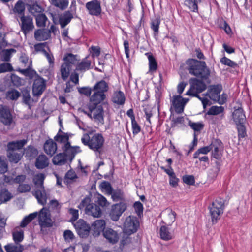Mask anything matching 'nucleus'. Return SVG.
<instances>
[{"mask_svg":"<svg viewBox=\"0 0 252 252\" xmlns=\"http://www.w3.org/2000/svg\"><path fill=\"white\" fill-rule=\"evenodd\" d=\"M8 170V165L6 159L1 157H0V173L4 174Z\"/></svg>","mask_w":252,"mask_h":252,"instance_id":"4d7b16f0","label":"nucleus"},{"mask_svg":"<svg viewBox=\"0 0 252 252\" xmlns=\"http://www.w3.org/2000/svg\"><path fill=\"white\" fill-rule=\"evenodd\" d=\"M47 20V18L44 14H39L37 15L36 18L37 26L40 27L45 26Z\"/></svg>","mask_w":252,"mask_h":252,"instance_id":"8fccbe9b","label":"nucleus"},{"mask_svg":"<svg viewBox=\"0 0 252 252\" xmlns=\"http://www.w3.org/2000/svg\"><path fill=\"white\" fill-rule=\"evenodd\" d=\"M209 209L212 222H216L223 212L224 200L221 198L216 199L209 207Z\"/></svg>","mask_w":252,"mask_h":252,"instance_id":"423d86ee","label":"nucleus"},{"mask_svg":"<svg viewBox=\"0 0 252 252\" xmlns=\"http://www.w3.org/2000/svg\"><path fill=\"white\" fill-rule=\"evenodd\" d=\"M63 236L65 240L68 242L72 241L74 238L73 233L69 230L64 231Z\"/></svg>","mask_w":252,"mask_h":252,"instance_id":"338daca9","label":"nucleus"},{"mask_svg":"<svg viewBox=\"0 0 252 252\" xmlns=\"http://www.w3.org/2000/svg\"><path fill=\"white\" fill-rule=\"evenodd\" d=\"M126 209V205L123 202L112 205L109 213L110 218L114 221H117Z\"/></svg>","mask_w":252,"mask_h":252,"instance_id":"9b49d317","label":"nucleus"},{"mask_svg":"<svg viewBox=\"0 0 252 252\" xmlns=\"http://www.w3.org/2000/svg\"><path fill=\"white\" fill-rule=\"evenodd\" d=\"M86 7L89 11L90 14L97 16L101 12L100 3L96 0H94L86 4Z\"/></svg>","mask_w":252,"mask_h":252,"instance_id":"6ab92c4d","label":"nucleus"},{"mask_svg":"<svg viewBox=\"0 0 252 252\" xmlns=\"http://www.w3.org/2000/svg\"><path fill=\"white\" fill-rule=\"evenodd\" d=\"M221 63L226 65L229 66L230 67H234L236 66L237 64L233 61H231L228 58H227L225 57H224L221 59L220 60Z\"/></svg>","mask_w":252,"mask_h":252,"instance_id":"0e129e2a","label":"nucleus"},{"mask_svg":"<svg viewBox=\"0 0 252 252\" xmlns=\"http://www.w3.org/2000/svg\"><path fill=\"white\" fill-rule=\"evenodd\" d=\"M44 149L45 153L52 156L57 151V146L56 143L52 139L46 141L44 145Z\"/></svg>","mask_w":252,"mask_h":252,"instance_id":"b1692460","label":"nucleus"},{"mask_svg":"<svg viewBox=\"0 0 252 252\" xmlns=\"http://www.w3.org/2000/svg\"><path fill=\"white\" fill-rule=\"evenodd\" d=\"M188 99L182 98L180 95L173 96L171 100L172 105L175 111L178 113L183 112L184 108Z\"/></svg>","mask_w":252,"mask_h":252,"instance_id":"2eb2a0df","label":"nucleus"},{"mask_svg":"<svg viewBox=\"0 0 252 252\" xmlns=\"http://www.w3.org/2000/svg\"><path fill=\"white\" fill-rule=\"evenodd\" d=\"M45 176L42 173H39L35 175L33 178V181L35 188L43 187L44 180Z\"/></svg>","mask_w":252,"mask_h":252,"instance_id":"c9c22d12","label":"nucleus"},{"mask_svg":"<svg viewBox=\"0 0 252 252\" xmlns=\"http://www.w3.org/2000/svg\"><path fill=\"white\" fill-rule=\"evenodd\" d=\"M39 223L42 227H50L52 222L50 217L49 211L45 208H42L39 214Z\"/></svg>","mask_w":252,"mask_h":252,"instance_id":"ddd939ff","label":"nucleus"},{"mask_svg":"<svg viewBox=\"0 0 252 252\" xmlns=\"http://www.w3.org/2000/svg\"><path fill=\"white\" fill-rule=\"evenodd\" d=\"M13 239L16 244L22 242L24 238V232L22 230H16L12 233Z\"/></svg>","mask_w":252,"mask_h":252,"instance_id":"c03bdc74","label":"nucleus"},{"mask_svg":"<svg viewBox=\"0 0 252 252\" xmlns=\"http://www.w3.org/2000/svg\"><path fill=\"white\" fill-rule=\"evenodd\" d=\"M46 87L44 80L40 77L36 78L33 83L32 93L34 96H39L44 92Z\"/></svg>","mask_w":252,"mask_h":252,"instance_id":"f3484780","label":"nucleus"},{"mask_svg":"<svg viewBox=\"0 0 252 252\" xmlns=\"http://www.w3.org/2000/svg\"><path fill=\"white\" fill-rule=\"evenodd\" d=\"M6 252H22L23 247L19 244H9L5 246Z\"/></svg>","mask_w":252,"mask_h":252,"instance_id":"ea45409f","label":"nucleus"},{"mask_svg":"<svg viewBox=\"0 0 252 252\" xmlns=\"http://www.w3.org/2000/svg\"><path fill=\"white\" fill-rule=\"evenodd\" d=\"M139 226V223L136 217L129 216L126 217L123 224V232L130 235L136 232Z\"/></svg>","mask_w":252,"mask_h":252,"instance_id":"6e6552de","label":"nucleus"},{"mask_svg":"<svg viewBox=\"0 0 252 252\" xmlns=\"http://www.w3.org/2000/svg\"><path fill=\"white\" fill-rule=\"evenodd\" d=\"M223 111V108L222 106H212L208 111V114L216 115H218Z\"/></svg>","mask_w":252,"mask_h":252,"instance_id":"603ef678","label":"nucleus"},{"mask_svg":"<svg viewBox=\"0 0 252 252\" xmlns=\"http://www.w3.org/2000/svg\"><path fill=\"white\" fill-rule=\"evenodd\" d=\"M20 22L19 23L21 31L25 35L34 29L32 18L30 16L21 15L19 16Z\"/></svg>","mask_w":252,"mask_h":252,"instance_id":"9d476101","label":"nucleus"},{"mask_svg":"<svg viewBox=\"0 0 252 252\" xmlns=\"http://www.w3.org/2000/svg\"><path fill=\"white\" fill-rule=\"evenodd\" d=\"M79 92L80 94H83L86 96L91 95L92 92L93 93V87L90 88L89 87H82L79 89Z\"/></svg>","mask_w":252,"mask_h":252,"instance_id":"e2e57ef3","label":"nucleus"},{"mask_svg":"<svg viewBox=\"0 0 252 252\" xmlns=\"http://www.w3.org/2000/svg\"><path fill=\"white\" fill-rule=\"evenodd\" d=\"M145 55L147 56L149 60V71H155L158 67L155 59L150 53H146Z\"/></svg>","mask_w":252,"mask_h":252,"instance_id":"e433bc0d","label":"nucleus"},{"mask_svg":"<svg viewBox=\"0 0 252 252\" xmlns=\"http://www.w3.org/2000/svg\"><path fill=\"white\" fill-rule=\"evenodd\" d=\"M91 68V61L87 58L84 59L80 63H78L76 70L81 72H84Z\"/></svg>","mask_w":252,"mask_h":252,"instance_id":"473e14b6","label":"nucleus"},{"mask_svg":"<svg viewBox=\"0 0 252 252\" xmlns=\"http://www.w3.org/2000/svg\"><path fill=\"white\" fill-rule=\"evenodd\" d=\"M105 224V221L103 220H95L92 224L93 235L94 236H99L100 232L104 230Z\"/></svg>","mask_w":252,"mask_h":252,"instance_id":"4be33fe9","label":"nucleus"},{"mask_svg":"<svg viewBox=\"0 0 252 252\" xmlns=\"http://www.w3.org/2000/svg\"><path fill=\"white\" fill-rule=\"evenodd\" d=\"M112 101L118 105H122L125 103V97L124 93L121 91L116 92L114 93Z\"/></svg>","mask_w":252,"mask_h":252,"instance_id":"72a5a7b5","label":"nucleus"},{"mask_svg":"<svg viewBox=\"0 0 252 252\" xmlns=\"http://www.w3.org/2000/svg\"><path fill=\"white\" fill-rule=\"evenodd\" d=\"M160 22V20L157 18L152 21L151 28L155 32H158Z\"/></svg>","mask_w":252,"mask_h":252,"instance_id":"774afa93","label":"nucleus"},{"mask_svg":"<svg viewBox=\"0 0 252 252\" xmlns=\"http://www.w3.org/2000/svg\"><path fill=\"white\" fill-rule=\"evenodd\" d=\"M193 81L190 90L187 92L186 94L187 95H192L198 97L202 102L204 108L209 104V100L207 98L200 97L198 93L203 92L206 89L205 84L201 81L196 79H191Z\"/></svg>","mask_w":252,"mask_h":252,"instance_id":"39448f33","label":"nucleus"},{"mask_svg":"<svg viewBox=\"0 0 252 252\" xmlns=\"http://www.w3.org/2000/svg\"><path fill=\"white\" fill-rule=\"evenodd\" d=\"M23 101L24 103L29 105L31 102V98L30 94V91L26 89L22 91Z\"/></svg>","mask_w":252,"mask_h":252,"instance_id":"13d9d810","label":"nucleus"},{"mask_svg":"<svg viewBox=\"0 0 252 252\" xmlns=\"http://www.w3.org/2000/svg\"><path fill=\"white\" fill-rule=\"evenodd\" d=\"M38 215L37 212L31 213L28 216L25 217L20 223V226L25 227Z\"/></svg>","mask_w":252,"mask_h":252,"instance_id":"a19ab883","label":"nucleus"},{"mask_svg":"<svg viewBox=\"0 0 252 252\" xmlns=\"http://www.w3.org/2000/svg\"><path fill=\"white\" fill-rule=\"evenodd\" d=\"M213 157L217 159H220L222 155L223 145L220 140L215 139L210 144Z\"/></svg>","mask_w":252,"mask_h":252,"instance_id":"dca6fc26","label":"nucleus"},{"mask_svg":"<svg viewBox=\"0 0 252 252\" xmlns=\"http://www.w3.org/2000/svg\"><path fill=\"white\" fill-rule=\"evenodd\" d=\"M64 63H67L72 67L73 65L75 64L77 62V55L72 54H68L63 58Z\"/></svg>","mask_w":252,"mask_h":252,"instance_id":"79ce46f5","label":"nucleus"},{"mask_svg":"<svg viewBox=\"0 0 252 252\" xmlns=\"http://www.w3.org/2000/svg\"><path fill=\"white\" fill-rule=\"evenodd\" d=\"M49 165V160L44 155H39L36 159L35 166L38 169H43Z\"/></svg>","mask_w":252,"mask_h":252,"instance_id":"c756f323","label":"nucleus"},{"mask_svg":"<svg viewBox=\"0 0 252 252\" xmlns=\"http://www.w3.org/2000/svg\"><path fill=\"white\" fill-rule=\"evenodd\" d=\"M189 73L194 76L202 78H207L210 76V70L204 61L195 59H189L187 62Z\"/></svg>","mask_w":252,"mask_h":252,"instance_id":"f03ea898","label":"nucleus"},{"mask_svg":"<svg viewBox=\"0 0 252 252\" xmlns=\"http://www.w3.org/2000/svg\"><path fill=\"white\" fill-rule=\"evenodd\" d=\"M81 141L84 145L88 146L94 152L100 153L103 149L105 140L101 134H93L90 132L89 134H83L81 138Z\"/></svg>","mask_w":252,"mask_h":252,"instance_id":"f257e3e1","label":"nucleus"},{"mask_svg":"<svg viewBox=\"0 0 252 252\" xmlns=\"http://www.w3.org/2000/svg\"><path fill=\"white\" fill-rule=\"evenodd\" d=\"M238 132L239 138H243L246 135V129L244 124L236 125Z\"/></svg>","mask_w":252,"mask_h":252,"instance_id":"680f3d73","label":"nucleus"},{"mask_svg":"<svg viewBox=\"0 0 252 252\" xmlns=\"http://www.w3.org/2000/svg\"><path fill=\"white\" fill-rule=\"evenodd\" d=\"M90 198L86 197L81 201L78 207L81 209L84 207H86L85 213L88 215L95 218L100 217L101 211L99 207L95 204L90 203Z\"/></svg>","mask_w":252,"mask_h":252,"instance_id":"0eeeda50","label":"nucleus"},{"mask_svg":"<svg viewBox=\"0 0 252 252\" xmlns=\"http://www.w3.org/2000/svg\"><path fill=\"white\" fill-rule=\"evenodd\" d=\"M27 140L25 139L16 141H12L8 143L7 147L8 151H15L16 150L21 149L26 144Z\"/></svg>","mask_w":252,"mask_h":252,"instance_id":"cd10ccee","label":"nucleus"},{"mask_svg":"<svg viewBox=\"0 0 252 252\" xmlns=\"http://www.w3.org/2000/svg\"><path fill=\"white\" fill-rule=\"evenodd\" d=\"M62 150L63 154L67 157L68 160L71 161L75 155L81 152V150L78 146H72L70 143L66 144L64 147H63Z\"/></svg>","mask_w":252,"mask_h":252,"instance_id":"a211bd4d","label":"nucleus"},{"mask_svg":"<svg viewBox=\"0 0 252 252\" xmlns=\"http://www.w3.org/2000/svg\"><path fill=\"white\" fill-rule=\"evenodd\" d=\"M51 3L62 9L66 8L68 4L67 0H51Z\"/></svg>","mask_w":252,"mask_h":252,"instance_id":"a18cd8bd","label":"nucleus"},{"mask_svg":"<svg viewBox=\"0 0 252 252\" xmlns=\"http://www.w3.org/2000/svg\"><path fill=\"white\" fill-rule=\"evenodd\" d=\"M12 70L13 67L9 63H5L0 64V73L10 72Z\"/></svg>","mask_w":252,"mask_h":252,"instance_id":"bf43d9fd","label":"nucleus"},{"mask_svg":"<svg viewBox=\"0 0 252 252\" xmlns=\"http://www.w3.org/2000/svg\"><path fill=\"white\" fill-rule=\"evenodd\" d=\"M73 18L72 14L69 11H65L59 18V22L62 28L65 27Z\"/></svg>","mask_w":252,"mask_h":252,"instance_id":"7c9ffc66","label":"nucleus"},{"mask_svg":"<svg viewBox=\"0 0 252 252\" xmlns=\"http://www.w3.org/2000/svg\"><path fill=\"white\" fill-rule=\"evenodd\" d=\"M74 226L80 237L84 238L89 235L91 229L90 226L84 220H79L74 224Z\"/></svg>","mask_w":252,"mask_h":252,"instance_id":"f8f14e48","label":"nucleus"},{"mask_svg":"<svg viewBox=\"0 0 252 252\" xmlns=\"http://www.w3.org/2000/svg\"><path fill=\"white\" fill-rule=\"evenodd\" d=\"M32 194L37 199L38 203L42 205L46 204L48 194V190H45L44 186L35 188Z\"/></svg>","mask_w":252,"mask_h":252,"instance_id":"4468645a","label":"nucleus"},{"mask_svg":"<svg viewBox=\"0 0 252 252\" xmlns=\"http://www.w3.org/2000/svg\"><path fill=\"white\" fill-rule=\"evenodd\" d=\"M162 222L167 225H171L175 220L176 214L171 209H166L162 213Z\"/></svg>","mask_w":252,"mask_h":252,"instance_id":"412c9836","label":"nucleus"},{"mask_svg":"<svg viewBox=\"0 0 252 252\" xmlns=\"http://www.w3.org/2000/svg\"><path fill=\"white\" fill-rule=\"evenodd\" d=\"M112 198L114 201H119L121 200L123 198V193L120 190H116L113 192L112 191V194H111Z\"/></svg>","mask_w":252,"mask_h":252,"instance_id":"052dcab7","label":"nucleus"},{"mask_svg":"<svg viewBox=\"0 0 252 252\" xmlns=\"http://www.w3.org/2000/svg\"><path fill=\"white\" fill-rule=\"evenodd\" d=\"M100 103L92 102L90 97L89 103L84 109L83 112L95 122L103 124L104 112L102 107L101 105H99Z\"/></svg>","mask_w":252,"mask_h":252,"instance_id":"7ed1b4c3","label":"nucleus"},{"mask_svg":"<svg viewBox=\"0 0 252 252\" xmlns=\"http://www.w3.org/2000/svg\"><path fill=\"white\" fill-rule=\"evenodd\" d=\"M0 120L4 125L6 126H9L12 123L13 119L11 114L6 108L0 116Z\"/></svg>","mask_w":252,"mask_h":252,"instance_id":"2f4dec72","label":"nucleus"},{"mask_svg":"<svg viewBox=\"0 0 252 252\" xmlns=\"http://www.w3.org/2000/svg\"><path fill=\"white\" fill-rule=\"evenodd\" d=\"M12 198V195L6 189H1L0 191V201L5 203L9 201Z\"/></svg>","mask_w":252,"mask_h":252,"instance_id":"58836bf2","label":"nucleus"},{"mask_svg":"<svg viewBox=\"0 0 252 252\" xmlns=\"http://www.w3.org/2000/svg\"><path fill=\"white\" fill-rule=\"evenodd\" d=\"M185 5L191 11L196 12L198 10L196 0H186L185 1Z\"/></svg>","mask_w":252,"mask_h":252,"instance_id":"09e8293b","label":"nucleus"},{"mask_svg":"<svg viewBox=\"0 0 252 252\" xmlns=\"http://www.w3.org/2000/svg\"><path fill=\"white\" fill-rule=\"evenodd\" d=\"M68 159L63 153H59L55 156L53 158V163L55 165H62L65 163Z\"/></svg>","mask_w":252,"mask_h":252,"instance_id":"f704fd0d","label":"nucleus"},{"mask_svg":"<svg viewBox=\"0 0 252 252\" xmlns=\"http://www.w3.org/2000/svg\"><path fill=\"white\" fill-rule=\"evenodd\" d=\"M184 182L189 185H192L195 183L194 178L192 175H186L183 177Z\"/></svg>","mask_w":252,"mask_h":252,"instance_id":"69168bd1","label":"nucleus"},{"mask_svg":"<svg viewBox=\"0 0 252 252\" xmlns=\"http://www.w3.org/2000/svg\"><path fill=\"white\" fill-rule=\"evenodd\" d=\"M72 67L69 65H68L67 63H63L62 64L60 67V73L61 75L62 79L65 81L70 75V72L72 70Z\"/></svg>","mask_w":252,"mask_h":252,"instance_id":"c85d7f7f","label":"nucleus"},{"mask_svg":"<svg viewBox=\"0 0 252 252\" xmlns=\"http://www.w3.org/2000/svg\"><path fill=\"white\" fill-rule=\"evenodd\" d=\"M222 89V86L220 85L213 86L208 90L207 95L210 99L218 102L220 104H223L226 101V95L225 94L220 95Z\"/></svg>","mask_w":252,"mask_h":252,"instance_id":"1a4fd4ad","label":"nucleus"},{"mask_svg":"<svg viewBox=\"0 0 252 252\" xmlns=\"http://www.w3.org/2000/svg\"><path fill=\"white\" fill-rule=\"evenodd\" d=\"M160 238L165 241H169L174 238L173 231H170L166 226H162L159 232Z\"/></svg>","mask_w":252,"mask_h":252,"instance_id":"bb28decb","label":"nucleus"},{"mask_svg":"<svg viewBox=\"0 0 252 252\" xmlns=\"http://www.w3.org/2000/svg\"><path fill=\"white\" fill-rule=\"evenodd\" d=\"M109 89L108 84L104 80L97 82L93 86V93L90 96L92 102L101 103L106 98L105 93Z\"/></svg>","mask_w":252,"mask_h":252,"instance_id":"20e7f679","label":"nucleus"},{"mask_svg":"<svg viewBox=\"0 0 252 252\" xmlns=\"http://www.w3.org/2000/svg\"><path fill=\"white\" fill-rule=\"evenodd\" d=\"M54 139L58 143L61 145V148L63 147L67 143H70L69 142V134L68 133L61 132L60 130L58 134L55 136Z\"/></svg>","mask_w":252,"mask_h":252,"instance_id":"a878e982","label":"nucleus"},{"mask_svg":"<svg viewBox=\"0 0 252 252\" xmlns=\"http://www.w3.org/2000/svg\"><path fill=\"white\" fill-rule=\"evenodd\" d=\"M232 119L236 125L245 124L246 116L242 108L235 109L232 114Z\"/></svg>","mask_w":252,"mask_h":252,"instance_id":"aec40b11","label":"nucleus"},{"mask_svg":"<svg viewBox=\"0 0 252 252\" xmlns=\"http://www.w3.org/2000/svg\"><path fill=\"white\" fill-rule=\"evenodd\" d=\"M29 11L32 14L40 13L42 11V7L38 4L35 3L29 6Z\"/></svg>","mask_w":252,"mask_h":252,"instance_id":"5fc2aeb1","label":"nucleus"},{"mask_svg":"<svg viewBox=\"0 0 252 252\" xmlns=\"http://www.w3.org/2000/svg\"><path fill=\"white\" fill-rule=\"evenodd\" d=\"M211 150L210 145L207 146L203 147L197 150L193 154V158H197L200 154H207Z\"/></svg>","mask_w":252,"mask_h":252,"instance_id":"49530a36","label":"nucleus"},{"mask_svg":"<svg viewBox=\"0 0 252 252\" xmlns=\"http://www.w3.org/2000/svg\"><path fill=\"white\" fill-rule=\"evenodd\" d=\"M20 95V93L15 89L9 90L6 93V97L10 100H16L19 97Z\"/></svg>","mask_w":252,"mask_h":252,"instance_id":"de8ad7c7","label":"nucleus"},{"mask_svg":"<svg viewBox=\"0 0 252 252\" xmlns=\"http://www.w3.org/2000/svg\"><path fill=\"white\" fill-rule=\"evenodd\" d=\"M25 10V4L21 0H19L15 4L13 11L15 13L21 14Z\"/></svg>","mask_w":252,"mask_h":252,"instance_id":"864d4df0","label":"nucleus"},{"mask_svg":"<svg viewBox=\"0 0 252 252\" xmlns=\"http://www.w3.org/2000/svg\"><path fill=\"white\" fill-rule=\"evenodd\" d=\"M51 36L47 29H38L34 32L35 39L39 41H45L48 39Z\"/></svg>","mask_w":252,"mask_h":252,"instance_id":"393cba45","label":"nucleus"},{"mask_svg":"<svg viewBox=\"0 0 252 252\" xmlns=\"http://www.w3.org/2000/svg\"><path fill=\"white\" fill-rule=\"evenodd\" d=\"M103 236L110 243L112 244L117 242L119 239L117 232L111 228H107L104 231Z\"/></svg>","mask_w":252,"mask_h":252,"instance_id":"5701e85b","label":"nucleus"},{"mask_svg":"<svg viewBox=\"0 0 252 252\" xmlns=\"http://www.w3.org/2000/svg\"><path fill=\"white\" fill-rule=\"evenodd\" d=\"M78 179L75 172L72 170H70L66 173L64 178V182L69 184L76 182Z\"/></svg>","mask_w":252,"mask_h":252,"instance_id":"4c0bfd02","label":"nucleus"},{"mask_svg":"<svg viewBox=\"0 0 252 252\" xmlns=\"http://www.w3.org/2000/svg\"><path fill=\"white\" fill-rule=\"evenodd\" d=\"M100 187L103 191L105 192L106 194L110 195L112 194V188L109 183L107 182H103L100 185Z\"/></svg>","mask_w":252,"mask_h":252,"instance_id":"3c124183","label":"nucleus"},{"mask_svg":"<svg viewBox=\"0 0 252 252\" xmlns=\"http://www.w3.org/2000/svg\"><path fill=\"white\" fill-rule=\"evenodd\" d=\"M7 156L10 162L17 163L20 160L22 155L14 151H8Z\"/></svg>","mask_w":252,"mask_h":252,"instance_id":"37998d69","label":"nucleus"},{"mask_svg":"<svg viewBox=\"0 0 252 252\" xmlns=\"http://www.w3.org/2000/svg\"><path fill=\"white\" fill-rule=\"evenodd\" d=\"M96 199V202L98 204L102 207H107L109 205L106 198L101 194H98L97 196Z\"/></svg>","mask_w":252,"mask_h":252,"instance_id":"6e6d98bb","label":"nucleus"}]
</instances>
